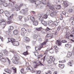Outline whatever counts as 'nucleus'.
Here are the masks:
<instances>
[{
    "instance_id": "34",
    "label": "nucleus",
    "mask_w": 74,
    "mask_h": 74,
    "mask_svg": "<svg viewBox=\"0 0 74 74\" xmlns=\"http://www.w3.org/2000/svg\"><path fill=\"white\" fill-rule=\"evenodd\" d=\"M60 8H61V6L60 5H58L56 8V10H60Z\"/></svg>"
},
{
    "instance_id": "29",
    "label": "nucleus",
    "mask_w": 74,
    "mask_h": 74,
    "mask_svg": "<svg viewBox=\"0 0 74 74\" xmlns=\"http://www.w3.org/2000/svg\"><path fill=\"white\" fill-rule=\"evenodd\" d=\"M21 32H25V33H26V32H27L26 30L24 28H22L21 29Z\"/></svg>"
},
{
    "instance_id": "20",
    "label": "nucleus",
    "mask_w": 74,
    "mask_h": 74,
    "mask_svg": "<svg viewBox=\"0 0 74 74\" xmlns=\"http://www.w3.org/2000/svg\"><path fill=\"white\" fill-rule=\"evenodd\" d=\"M53 21H49V26H53Z\"/></svg>"
},
{
    "instance_id": "33",
    "label": "nucleus",
    "mask_w": 74,
    "mask_h": 74,
    "mask_svg": "<svg viewBox=\"0 0 74 74\" xmlns=\"http://www.w3.org/2000/svg\"><path fill=\"white\" fill-rule=\"evenodd\" d=\"M12 69L14 70V73H16V69L14 67H13L12 68Z\"/></svg>"
},
{
    "instance_id": "49",
    "label": "nucleus",
    "mask_w": 74,
    "mask_h": 74,
    "mask_svg": "<svg viewBox=\"0 0 74 74\" xmlns=\"http://www.w3.org/2000/svg\"><path fill=\"white\" fill-rule=\"evenodd\" d=\"M7 59L8 60V62L9 64H10V62H11V61H10V59H8V58H7Z\"/></svg>"
},
{
    "instance_id": "61",
    "label": "nucleus",
    "mask_w": 74,
    "mask_h": 74,
    "mask_svg": "<svg viewBox=\"0 0 74 74\" xmlns=\"http://www.w3.org/2000/svg\"><path fill=\"white\" fill-rule=\"evenodd\" d=\"M54 23L55 25H58V23H57V22H54Z\"/></svg>"
},
{
    "instance_id": "18",
    "label": "nucleus",
    "mask_w": 74,
    "mask_h": 74,
    "mask_svg": "<svg viewBox=\"0 0 74 74\" xmlns=\"http://www.w3.org/2000/svg\"><path fill=\"white\" fill-rule=\"evenodd\" d=\"M14 5V3L13 2L10 3L8 5V7H9L10 8H11V7H12L13 5Z\"/></svg>"
},
{
    "instance_id": "5",
    "label": "nucleus",
    "mask_w": 74,
    "mask_h": 74,
    "mask_svg": "<svg viewBox=\"0 0 74 74\" xmlns=\"http://www.w3.org/2000/svg\"><path fill=\"white\" fill-rule=\"evenodd\" d=\"M34 63H36V65L34 66V68H36L37 67V66H38L39 65L41 64V65H42V66H43L42 64H41V62L39 61V60H37L36 61H34ZM38 64V65L37 64Z\"/></svg>"
},
{
    "instance_id": "25",
    "label": "nucleus",
    "mask_w": 74,
    "mask_h": 74,
    "mask_svg": "<svg viewBox=\"0 0 74 74\" xmlns=\"http://www.w3.org/2000/svg\"><path fill=\"white\" fill-rule=\"evenodd\" d=\"M41 21V23L43 25L45 26H47V23L46 22L43 21Z\"/></svg>"
},
{
    "instance_id": "50",
    "label": "nucleus",
    "mask_w": 74,
    "mask_h": 74,
    "mask_svg": "<svg viewBox=\"0 0 74 74\" xmlns=\"http://www.w3.org/2000/svg\"><path fill=\"white\" fill-rule=\"evenodd\" d=\"M26 48L27 50V49H29L30 48V47L29 46H27L26 47Z\"/></svg>"
},
{
    "instance_id": "2",
    "label": "nucleus",
    "mask_w": 74,
    "mask_h": 74,
    "mask_svg": "<svg viewBox=\"0 0 74 74\" xmlns=\"http://www.w3.org/2000/svg\"><path fill=\"white\" fill-rule=\"evenodd\" d=\"M23 5V4H21L19 6L16 5L15 6L13 7V10H16L17 11H19L20 10V8L22 7Z\"/></svg>"
},
{
    "instance_id": "8",
    "label": "nucleus",
    "mask_w": 74,
    "mask_h": 74,
    "mask_svg": "<svg viewBox=\"0 0 74 74\" xmlns=\"http://www.w3.org/2000/svg\"><path fill=\"white\" fill-rule=\"evenodd\" d=\"M52 37H53V36L52 34H48L46 35V38H47V40H48V39H51V38H52Z\"/></svg>"
},
{
    "instance_id": "42",
    "label": "nucleus",
    "mask_w": 74,
    "mask_h": 74,
    "mask_svg": "<svg viewBox=\"0 0 74 74\" xmlns=\"http://www.w3.org/2000/svg\"><path fill=\"white\" fill-rule=\"evenodd\" d=\"M69 13H71V12H73V10L71 9H70L69 10Z\"/></svg>"
},
{
    "instance_id": "43",
    "label": "nucleus",
    "mask_w": 74,
    "mask_h": 74,
    "mask_svg": "<svg viewBox=\"0 0 74 74\" xmlns=\"http://www.w3.org/2000/svg\"><path fill=\"white\" fill-rule=\"evenodd\" d=\"M59 63H64V62H66V60H62V61H59Z\"/></svg>"
},
{
    "instance_id": "60",
    "label": "nucleus",
    "mask_w": 74,
    "mask_h": 74,
    "mask_svg": "<svg viewBox=\"0 0 74 74\" xmlns=\"http://www.w3.org/2000/svg\"><path fill=\"white\" fill-rule=\"evenodd\" d=\"M68 47L69 48H71V45H69Z\"/></svg>"
},
{
    "instance_id": "19",
    "label": "nucleus",
    "mask_w": 74,
    "mask_h": 74,
    "mask_svg": "<svg viewBox=\"0 0 74 74\" xmlns=\"http://www.w3.org/2000/svg\"><path fill=\"white\" fill-rule=\"evenodd\" d=\"M13 29H14V27H13V26H10L9 27L8 29L9 32H12Z\"/></svg>"
},
{
    "instance_id": "9",
    "label": "nucleus",
    "mask_w": 74,
    "mask_h": 74,
    "mask_svg": "<svg viewBox=\"0 0 74 74\" xmlns=\"http://www.w3.org/2000/svg\"><path fill=\"white\" fill-rule=\"evenodd\" d=\"M11 41L12 43L13 44L15 42V39H14V38H12L11 39H9V40L8 41V42H11Z\"/></svg>"
},
{
    "instance_id": "39",
    "label": "nucleus",
    "mask_w": 74,
    "mask_h": 74,
    "mask_svg": "<svg viewBox=\"0 0 74 74\" xmlns=\"http://www.w3.org/2000/svg\"><path fill=\"white\" fill-rule=\"evenodd\" d=\"M25 12V10L24 9H22L21 11L20 12H21V14H24Z\"/></svg>"
},
{
    "instance_id": "55",
    "label": "nucleus",
    "mask_w": 74,
    "mask_h": 74,
    "mask_svg": "<svg viewBox=\"0 0 74 74\" xmlns=\"http://www.w3.org/2000/svg\"><path fill=\"white\" fill-rule=\"evenodd\" d=\"M51 29L48 27H47L46 28V30H47V31H49V30H51Z\"/></svg>"
},
{
    "instance_id": "36",
    "label": "nucleus",
    "mask_w": 74,
    "mask_h": 74,
    "mask_svg": "<svg viewBox=\"0 0 74 74\" xmlns=\"http://www.w3.org/2000/svg\"><path fill=\"white\" fill-rule=\"evenodd\" d=\"M12 23V21H8L7 22V24H11V23Z\"/></svg>"
},
{
    "instance_id": "53",
    "label": "nucleus",
    "mask_w": 74,
    "mask_h": 74,
    "mask_svg": "<svg viewBox=\"0 0 74 74\" xmlns=\"http://www.w3.org/2000/svg\"><path fill=\"white\" fill-rule=\"evenodd\" d=\"M0 39L2 41H3V38L0 36Z\"/></svg>"
},
{
    "instance_id": "14",
    "label": "nucleus",
    "mask_w": 74,
    "mask_h": 74,
    "mask_svg": "<svg viewBox=\"0 0 74 74\" xmlns=\"http://www.w3.org/2000/svg\"><path fill=\"white\" fill-rule=\"evenodd\" d=\"M63 5L64 7H67L69 6V2L66 1H64V2Z\"/></svg>"
},
{
    "instance_id": "6",
    "label": "nucleus",
    "mask_w": 74,
    "mask_h": 74,
    "mask_svg": "<svg viewBox=\"0 0 74 74\" xmlns=\"http://www.w3.org/2000/svg\"><path fill=\"white\" fill-rule=\"evenodd\" d=\"M50 59H49L48 61V63L49 64L52 63V61H53V60H55V59H54V57L53 56H51L50 57Z\"/></svg>"
},
{
    "instance_id": "23",
    "label": "nucleus",
    "mask_w": 74,
    "mask_h": 74,
    "mask_svg": "<svg viewBox=\"0 0 74 74\" xmlns=\"http://www.w3.org/2000/svg\"><path fill=\"white\" fill-rule=\"evenodd\" d=\"M13 45L14 46H18L19 45V42L18 41H15Z\"/></svg>"
},
{
    "instance_id": "38",
    "label": "nucleus",
    "mask_w": 74,
    "mask_h": 74,
    "mask_svg": "<svg viewBox=\"0 0 74 74\" xmlns=\"http://www.w3.org/2000/svg\"><path fill=\"white\" fill-rule=\"evenodd\" d=\"M26 32H21V35L22 36H24L25 34V33H26Z\"/></svg>"
},
{
    "instance_id": "32",
    "label": "nucleus",
    "mask_w": 74,
    "mask_h": 74,
    "mask_svg": "<svg viewBox=\"0 0 74 74\" xmlns=\"http://www.w3.org/2000/svg\"><path fill=\"white\" fill-rule=\"evenodd\" d=\"M30 18L32 22H34V21H35V19H34V17L32 16H30Z\"/></svg>"
},
{
    "instance_id": "10",
    "label": "nucleus",
    "mask_w": 74,
    "mask_h": 74,
    "mask_svg": "<svg viewBox=\"0 0 74 74\" xmlns=\"http://www.w3.org/2000/svg\"><path fill=\"white\" fill-rule=\"evenodd\" d=\"M58 11H55V12H52L50 14V15L51 17H53V16H55V15H56Z\"/></svg>"
},
{
    "instance_id": "56",
    "label": "nucleus",
    "mask_w": 74,
    "mask_h": 74,
    "mask_svg": "<svg viewBox=\"0 0 74 74\" xmlns=\"http://www.w3.org/2000/svg\"><path fill=\"white\" fill-rule=\"evenodd\" d=\"M3 52L4 53H7V50H4Z\"/></svg>"
},
{
    "instance_id": "44",
    "label": "nucleus",
    "mask_w": 74,
    "mask_h": 74,
    "mask_svg": "<svg viewBox=\"0 0 74 74\" xmlns=\"http://www.w3.org/2000/svg\"><path fill=\"white\" fill-rule=\"evenodd\" d=\"M20 71L21 73H23V72H24V69H21Z\"/></svg>"
},
{
    "instance_id": "12",
    "label": "nucleus",
    "mask_w": 74,
    "mask_h": 74,
    "mask_svg": "<svg viewBox=\"0 0 74 74\" xmlns=\"http://www.w3.org/2000/svg\"><path fill=\"white\" fill-rule=\"evenodd\" d=\"M56 44H57L58 46H60V45H62V43H61V41L59 40L56 41Z\"/></svg>"
},
{
    "instance_id": "54",
    "label": "nucleus",
    "mask_w": 74,
    "mask_h": 74,
    "mask_svg": "<svg viewBox=\"0 0 74 74\" xmlns=\"http://www.w3.org/2000/svg\"><path fill=\"white\" fill-rule=\"evenodd\" d=\"M41 73V71H37V74H40Z\"/></svg>"
},
{
    "instance_id": "27",
    "label": "nucleus",
    "mask_w": 74,
    "mask_h": 74,
    "mask_svg": "<svg viewBox=\"0 0 74 74\" xmlns=\"http://www.w3.org/2000/svg\"><path fill=\"white\" fill-rule=\"evenodd\" d=\"M25 41H26V42H29V41H30V39H29V38L27 37H25Z\"/></svg>"
},
{
    "instance_id": "40",
    "label": "nucleus",
    "mask_w": 74,
    "mask_h": 74,
    "mask_svg": "<svg viewBox=\"0 0 74 74\" xmlns=\"http://www.w3.org/2000/svg\"><path fill=\"white\" fill-rule=\"evenodd\" d=\"M44 18L45 19H47L48 18V15L47 14H45L44 16Z\"/></svg>"
},
{
    "instance_id": "46",
    "label": "nucleus",
    "mask_w": 74,
    "mask_h": 74,
    "mask_svg": "<svg viewBox=\"0 0 74 74\" xmlns=\"http://www.w3.org/2000/svg\"><path fill=\"white\" fill-rule=\"evenodd\" d=\"M73 62V61H71V62H69L68 63V64H69L70 66H72V63Z\"/></svg>"
},
{
    "instance_id": "41",
    "label": "nucleus",
    "mask_w": 74,
    "mask_h": 74,
    "mask_svg": "<svg viewBox=\"0 0 74 74\" xmlns=\"http://www.w3.org/2000/svg\"><path fill=\"white\" fill-rule=\"evenodd\" d=\"M42 29V28L41 27H40V28H36V30H38V31H40Z\"/></svg>"
},
{
    "instance_id": "1",
    "label": "nucleus",
    "mask_w": 74,
    "mask_h": 74,
    "mask_svg": "<svg viewBox=\"0 0 74 74\" xmlns=\"http://www.w3.org/2000/svg\"><path fill=\"white\" fill-rule=\"evenodd\" d=\"M47 41H45L42 44L39 45L37 46L35 48V50L36 51H40V49L42 48L43 45H45L46 43L47 42Z\"/></svg>"
},
{
    "instance_id": "28",
    "label": "nucleus",
    "mask_w": 74,
    "mask_h": 74,
    "mask_svg": "<svg viewBox=\"0 0 74 74\" xmlns=\"http://www.w3.org/2000/svg\"><path fill=\"white\" fill-rule=\"evenodd\" d=\"M37 37H38V36H37V35L35 34L33 35V38L34 39V40H36Z\"/></svg>"
},
{
    "instance_id": "3",
    "label": "nucleus",
    "mask_w": 74,
    "mask_h": 74,
    "mask_svg": "<svg viewBox=\"0 0 74 74\" xmlns=\"http://www.w3.org/2000/svg\"><path fill=\"white\" fill-rule=\"evenodd\" d=\"M4 7H8L7 3L5 2V0H0V5L3 4Z\"/></svg>"
},
{
    "instance_id": "35",
    "label": "nucleus",
    "mask_w": 74,
    "mask_h": 74,
    "mask_svg": "<svg viewBox=\"0 0 74 74\" xmlns=\"http://www.w3.org/2000/svg\"><path fill=\"white\" fill-rule=\"evenodd\" d=\"M23 54L25 55V56H26V55H29V53L27 52V51H26V52H24Z\"/></svg>"
},
{
    "instance_id": "37",
    "label": "nucleus",
    "mask_w": 74,
    "mask_h": 74,
    "mask_svg": "<svg viewBox=\"0 0 74 74\" xmlns=\"http://www.w3.org/2000/svg\"><path fill=\"white\" fill-rule=\"evenodd\" d=\"M49 50V48H48L46 50L45 52V54H46V53H48V51Z\"/></svg>"
},
{
    "instance_id": "58",
    "label": "nucleus",
    "mask_w": 74,
    "mask_h": 74,
    "mask_svg": "<svg viewBox=\"0 0 74 74\" xmlns=\"http://www.w3.org/2000/svg\"><path fill=\"white\" fill-rule=\"evenodd\" d=\"M22 16H19V19H22Z\"/></svg>"
},
{
    "instance_id": "17",
    "label": "nucleus",
    "mask_w": 74,
    "mask_h": 74,
    "mask_svg": "<svg viewBox=\"0 0 74 74\" xmlns=\"http://www.w3.org/2000/svg\"><path fill=\"white\" fill-rule=\"evenodd\" d=\"M0 60L1 61H2L3 62H6V59L2 58V57H0Z\"/></svg>"
},
{
    "instance_id": "31",
    "label": "nucleus",
    "mask_w": 74,
    "mask_h": 74,
    "mask_svg": "<svg viewBox=\"0 0 74 74\" xmlns=\"http://www.w3.org/2000/svg\"><path fill=\"white\" fill-rule=\"evenodd\" d=\"M54 52V51L53 49H50V50H49V52H50V53H53Z\"/></svg>"
},
{
    "instance_id": "16",
    "label": "nucleus",
    "mask_w": 74,
    "mask_h": 74,
    "mask_svg": "<svg viewBox=\"0 0 74 74\" xmlns=\"http://www.w3.org/2000/svg\"><path fill=\"white\" fill-rule=\"evenodd\" d=\"M33 25L34 26H37V25H38V21L37 20H35L34 21H33Z\"/></svg>"
},
{
    "instance_id": "52",
    "label": "nucleus",
    "mask_w": 74,
    "mask_h": 74,
    "mask_svg": "<svg viewBox=\"0 0 74 74\" xmlns=\"http://www.w3.org/2000/svg\"><path fill=\"white\" fill-rule=\"evenodd\" d=\"M45 57H46V56H45L43 59H42V60H43V62H45Z\"/></svg>"
},
{
    "instance_id": "24",
    "label": "nucleus",
    "mask_w": 74,
    "mask_h": 74,
    "mask_svg": "<svg viewBox=\"0 0 74 74\" xmlns=\"http://www.w3.org/2000/svg\"><path fill=\"white\" fill-rule=\"evenodd\" d=\"M13 33L15 35H17L19 33V32L17 30H15L13 31Z\"/></svg>"
},
{
    "instance_id": "48",
    "label": "nucleus",
    "mask_w": 74,
    "mask_h": 74,
    "mask_svg": "<svg viewBox=\"0 0 74 74\" xmlns=\"http://www.w3.org/2000/svg\"><path fill=\"white\" fill-rule=\"evenodd\" d=\"M46 74H52V73L51 71H49L47 73H46Z\"/></svg>"
},
{
    "instance_id": "63",
    "label": "nucleus",
    "mask_w": 74,
    "mask_h": 74,
    "mask_svg": "<svg viewBox=\"0 0 74 74\" xmlns=\"http://www.w3.org/2000/svg\"><path fill=\"white\" fill-rule=\"evenodd\" d=\"M53 33L55 35H56V32H53Z\"/></svg>"
},
{
    "instance_id": "59",
    "label": "nucleus",
    "mask_w": 74,
    "mask_h": 74,
    "mask_svg": "<svg viewBox=\"0 0 74 74\" xmlns=\"http://www.w3.org/2000/svg\"><path fill=\"white\" fill-rule=\"evenodd\" d=\"M62 42H63V43L67 42V41H66V40H64L62 41Z\"/></svg>"
},
{
    "instance_id": "13",
    "label": "nucleus",
    "mask_w": 74,
    "mask_h": 74,
    "mask_svg": "<svg viewBox=\"0 0 74 74\" xmlns=\"http://www.w3.org/2000/svg\"><path fill=\"white\" fill-rule=\"evenodd\" d=\"M4 71L7 73H8L9 74H11V71L8 69H5Z\"/></svg>"
},
{
    "instance_id": "22",
    "label": "nucleus",
    "mask_w": 74,
    "mask_h": 74,
    "mask_svg": "<svg viewBox=\"0 0 74 74\" xmlns=\"http://www.w3.org/2000/svg\"><path fill=\"white\" fill-rule=\"evenodd\" d=\"M14 16V14H12L10 16H10H7L8 18V20H11L12 19V18L13 16Z\"/></svg>"
},
{
    "instance_id": "11",
    "label": "nucleus",
    "mask_w": 74,
    "mask_h": 74,
    "mask_svg": "<svg viewBox=\"0 0 74 74\" xmlns=\"http://www.w3.org/2000/svg\"><path fill=\"white\" fill-rule=\"evenodd\" d=\"M27 70H30L31 72L32 73H33L34 71H33V69L32 67L31 66H29L27 68Z\"/></svg>"
},
{
    "instance_id": "15",
    "label": "nucleus",
    "mask_w": 74,
    "mask_h": 74,
    "mask_svg": "<svg viewBox=\"0 0 74 74\" xmlns=\"http://www.w3.org/2000/svg\"><path fill=\"white\" fill-rule=\"evenodd\" d=\"M5 14L6 16H10V12L8 11H5Z\"/></svg>"
},
{
    "instance_id": "51",
    "label": "nucleus",
    "mask_w": 74,
    "mask_h": 74,
    "mask_svg": "<svg viewBox=\"0 0 74 74\" xmlns=\"http://www.w3.org/2000/svg\"><path fill=\"white\" fill-rule=\"evenodd\" d=\"M3 10H0V14H3Z\"/></svg>"
},
{
    "instance_id": "64",
    "label": "nucleus",
    "mask_w": 74,
    "mask_h": 74,
    "mask_svg": "<svg viewBox=\"0 0 74 74\" xmlns=\"http://www.w3.org/2000/svg\"><path fill=\"white\" fill-rule=\"evenodd\" d=\"M72 25H74V20H73V21H72Z\"/></svg>"
},
{
    "instance_id": "47",
    "label": "nucleus",
    "mask_w": 74,
    "mask_h": 74,
    "mask_svg": "<svg viewBox=\"0 0 74 74\" xmlns=\"http://www.w3.org/2000/svg\"><path fill=\"white\" fill-rule=\"evenodd\" d=\"M40 20H41V21H43L44 20V18H43V17L42 16H41L40 17Z\"/></svg>"
},
{
    "instance_id": "4",
    "label": "nucleus",
    "mask_w": 74,
    "mask_h": 74,
    "mask_svg": "<svg viewBox=\"0 0 74 74\" xmlns=\"http://www.w3.org/2000/svg\"><path fill=\"white\" fill-rule=\"evenodd\" d=\"M17 56H18L17 54H16V53H15L14 54V58L16 60H14L12 61L13 63H14V64H18V61L17 60V59H17Z\"/></svg>"
},
{
    "instance_id": "26",
    "label": "nucleus",
    "mask_w": 74,
    "mask_h": 74,
    "mask_svg": "<svg viewBox=\"0 0 74 74\" xmlns=\"http://www.w3.org/2000/svg\"><path fill=\"white\" fill-rule=\"evenodd\" d=\"M54 48L55 49V51L57 53V52H58V50L59 48H58V47H57V46L56 45L54 46Z\"/></svg>"
},
{
    "instance_id": "57",
    "label": "nucleus",
    "mask_w": 74,
    "mask_h": 74,
    "mask_svg": "<svg viewBox=\"0 0 74 74\" xmlns=\"http://www.w3.org/2000/svg\"><path fill=\"white\" fill-rule=\"evenodd\" d=\"M62 14H63L64 15H66V12H63Z\"/></svg>"
},
{
    "instance_id": "7",
    "label": "nucleus",
    "mask_w": 74,
    "mask_h": 74,
    "mask_svg": "<svg viewBox=\"0 0 74 74\" xmlns=\"http://www.w3.org/2000/svg\"><path fill=\"white\" fill-rule=\"evenodd\" d=\"M47 5H48V6L49 7V8L51 9V10H53V11H54L55 10V9L54 8V7H53V6H52L51 3H47Z\"/></svg>"
},
{
    "instance_id": "62",
    "label": "nucleus",
    "mask_w": 74,
    "mask_h": 74,
    "mask_svg": "<svg viewBox=\"0 0 74 74\" xmlns=\"http://www.w3.org/2000/svg\"><path fill=\"white\" fill-rule=\"evenodd\" d=\"M70 36L71 37H74V35L73 34H71L70 35Z\"/></svg>"
},
{
    "instance_id": "45",
    "label": "nucleus",
    "mask_w": 74,
    "mask_h": 74,
    "mask_svg": "<svg viewBox=\"0 0 74 74\" xmlns=\"http://www.w3.org/2000/svg\"><path fill=\"white\" fill-rule=\"evenodd\" d=\"M35 56H38V52H35L34 53Z\"/></svg>"
},
{
    "instance_id": "21",
    "label": "nucleus",
    "mask_w": 74,
    "mask_h": 74,
    "mask_svg": "<svg viewBox=\"0 0 74 74\" xmlns=\"http://www.w3.org/2000/svg\"><path fill=\"white\" fill-rule=\"evenodd\" d=\"M71 55H72L71 52H68L67 54V58H70V57L71 56Z\"/></svg>"
},
{
    "instance_id": "30",
    "label": "nucleus",
    "mask_w": 74,
    "mask_h": 74,
    "mask_svg": "<svg viewBox=\"0 0 74 74\" xmlns=\"http://www.w3.org/2000/svg\"><path fill=\"white\" fill-rule=\"evenodd\" d=\"M59 67H60L61 69H63L64 68V64H59Z\"/></svg>"
}]
</instances>
